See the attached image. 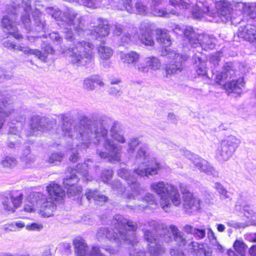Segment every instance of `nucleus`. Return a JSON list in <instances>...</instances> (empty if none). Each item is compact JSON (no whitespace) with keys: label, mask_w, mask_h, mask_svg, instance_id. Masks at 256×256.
I'll return each instance as SVG.
<instances>
[{"label":"nucleus","mask_w":256,"mask_h":256,"mask_svg":"<svg viewBox=\"0 0 256 256\" xmlns=\"http://www.w3.org/2000/svg\"><path fill=\"white\" fill-rule=\"evenodd\" d=\"M59 116L62 123V135L77 141L75 144L78 149L86 150L92 144L102 145L104 151L96 150V154L101 158L111 162L120 161L122 146L108 138V128L112 124L111 118L104 116L92 120L84 116L72 126L68 114H61Z\"/></svg>","instance_id":"obj_1"},{"label":"nucleus","mask_w":256,"mask_h":256,"mask_svg":"<svg viewBox=\"0 0 256 256\" xmlns=\"http://www.w3.org/2000/svg\"><path fill=\"white\" fill-rule=\"evenodd\" d=\"M46 12L56 20L58 25L64 28L65 38L71 42L68 44L70 48L64 52L70 62L76 66H84L91 63L94 59V45L76 39L72 30V28L74 32L81 38L89 33V30L83 28L84 16L77 18L78 12L71 8H68L62 12L58 8L50 6L46 8Z\"/></svg>","instance_id":"obj_2"},{"label":"nucleus","mask_w":256,"mask_h":256,"mask_svg":"<svg viewBox=\"0 0 256 256\" xmlns=\"http://www.w3.org/2000/svg\"><path fill=\"white\" fill-rule=\"evenodd\" d=\"M108 221L104 219V224H110L114 226L113 230L108 228L101 227L98 228L96 237L99 242L108 240L114 242L118 246L125 244H130V256H146L144 252L137 248L138 240L136 236V231L138 224L130 220L125 218L122 216L117 214Z\"/></svg>","instance_id":"obj_3"},{"label":"nucleus","mask_w":256,"mask_h":256,"mask_svg":"<svg viewBox=\"0 0 256 256\" xmlns=\"http://www.w3.org/2000/svg\"><path fill=\"white\" fill-rule=\"evenodd\" d=\"M139 222L140 228L144 232L145 240L148 243V250L152 256H160L165 252L164 248L160 243L161 241L169 243L172 240L180 247H186L189 240L185 234L180 232L177 226L170 225V229L172 234L163 226H160L154 220H148L144 224Z\"/></svg>","instance_id":"obj_4"},{"label":"nucleus","mask_w":256,"mask_h":256,"mask_svg":"<svg viewBox=\"0 0 256 256\" xmlns=\"http://www.w3.org/2000/svg\"><path fill=\"white\" fill-rule=\"evenodd\" d=\"M142 165H139L138 168L135 169L134 172L125 168H122L118 172V176L127 182L131 188V193L126 192L125 187L122 185L119 180H115L110 184L112 188L116 191L117 194L122 196L124 198L136 199V196L140 194L143 190L140 187L136 176H152L156 174L161 168L160 164L154 160L149 162L146 165H143L144 168Z\"/></svg>","instance_id":"obj_5"},{"label":"nucleus","mask_w":256,"mask_h":256,"mask_svg":"<svg viewBox=\"0 0 256 256\" xmlns=\"http://www.w3.org/2000/svg\"><path fill=\"white\" fill-rule=\"evenodd\" d=\"M150 4V10L147 6L148 1L147 0H138L135 3L134 6H133L132 2V7L134 10L130 14H136L141 16H148L150 14H152L155 16H158L154 14L151 9V4L152 0H151ZM148 2H150L148 1ZM170 4L174 7L176 10H172L170 11L162 9L168 12L167 16L165 18H168L170 14L174 15H178V8L180 10H188L190 12L192 16L196 19L201 18L202 17L207 16H210L214 18L216 14H213L210 12V8L206 6L202 2H198L196 4H194L190 2V0H170ZM163 17L162 16H161Z\"/></svg>","instance_id":"obj_6"},{"label":"nucleus","mask_w":256,"mask_h":256,"mask_svg":"<svg viewBox=\"0 0 256 256\" xmlns=\"http://www.w3.org/2000/svg\"><path fill=\"white\" fill-rule=\"evenodd\" d=\"M48 194L46 196L40 192H33V202L40 208V212L44 216L50 217L54 214L56 209L57 202L65 195L64 191L60 186L50 182L46 186Z\"/></svg>","instance_id":"obj_7"},{"label":"nucleus","mask_w":256,"mask_h":256,"mask_svg":"<svg viewBox=\"0 0 256 256\" xmlns=\"http://www.w3.org/2000/svg\"><path fill=\"white\" fill-rule=\"evenodd\" d=\"M88 165L86 162L82 164H78L76 168H68L66 175L64 178L63 184L67 189V194L71 198L74 196H79L82 190V187L76 185L78 180L82 179L84 182L92 180L91 176L88 174Z\"/></svg>","instance_id":"obj_8"},{"label":"nucleus","mask_w":256,"mask_h":256,"mask_svg":"<svg viewBox=\"0 0 256 256\" xmlns=\"http://www.w3.org/2000/svg\"><path fill=\"white\" fill-rule=\"evenodd\" d=\"M150 188L160 197V204L165 212L170 210L172 204L176 206L181 204L180 194L175 186L160 181L152 184Z\"/></svg>","instance_id":"obj_9"},{"label":"nucleus","mask_w":256,"mask_h":256,"mask_svg":"<svg viewBox=\"0 0 256 256\" xmlns=\"http://www.w3.org/2000/svg\"><path fill=\"white\" fill-rule=\"evenodd\" d=\"M212 75L211 78H214L216 82L222 84V82L228 78H232L224 84L226 90L228 94L234 92L240 94L242 92V88L244 86V82L243 77H240L238 78L234 79L236 77V70L232 62H226L223 67L222 72L216 71L214 74V70H212Z\"/></svg>","instance_id":"obj_10"},{"label":"nucleus","mask_w":256,"mask_h":256,"mask_svg":"<svg viewBox=\"0 0 256 256\" xmlns=\"http://www.w3.org/2000/svg\"><path fill=\"white\" fill-rule=\"evenodd\" d=\"M96 26H94V29L90 31V35L92 38L98 40L102 42L98 48V54L100 58L104 60H108L113 54L111 48L104 44V39L110 34V26L106 20L98 18L96 20Z\"/></svg>","instance_id":"obj_11"},{"label":"nucleus","mask_w":256,"mask_h":256,"mask_svg":"<svg viewBox=\"0 0 256 256\" xmlns=\"http://www.w3.org/2000/svg\"><path fill=\"white\" fill-rule=\"evenodd\" d=\"M21 6L24 11L26 14L21 16L22 21L27 30L32 32H44L46 29V24L45 20L42 18L41 12L36 8L32 12V16L33 19V25L31 27L30 23V12L31 11V0H21Z\"/></svg>","instance_id":"obj_12"},{"label":"nucleus","mask_w":256,"mask_h":256,"mask_svg":"<svg viewBox=\"0 0 256 256\" xmlns=\"http://www.w3.org/2000/svg\"><path fill=\"white\" fill-rule=\"evenodd\" d=\"M140 144V140L138 138H132L128 140L126 154L128 158H134L137 163H140L142 165H146L152 160L157 161L155 159L149 160L148 153V148L146 144L141 145L136 152V148Z\"/></svg>","instance_id":"obj_13"},{"label":"nucleus","mask_w":256,"mask_h":256,"mask_svg":"<svg viewBox=\"0 0 256 256\" xmlns=\"http://www.w3.org/2000/svg\"><path fill=\"white\" fill-rule=\"evenodd\" d=\"M240 144L236 136H230L221 141L218 146L216 158L220 162L228 160L234 154Z\"/></svg>","instance_id":"obj_14"},{"label":"nucleus","mask_w":256,"mask_h":256,"mask_svg":"<svg viewBox=\"0 0 256 256\" xmlns=\"http://www.w3.org/2000/svg\"><path fill=\"white\" fill-rule=\"evenodd\" d=\"M176 156L180 158L184 156L190 160L194 166L201 172H204L207 175L213 177H218V172L211 166L205 160L200 158L198 155L192 153L190 151L184 149L176 150Z\"/></svg>","instance_id":"obj_15"},{"label":"nucleus","mask_w":256,"mask_h":256,"mask_svg":"<svg viewBox=\"0 0 256 256\" xmlns=\"http://www.w3.org/2000/svg\"><path fill=\"white\" fill-rule=\"evenodd\" d=\"M30 130L26 134L27 136H38L40 132L50 131L56 126L55 119L39 116H32L30 119L29 124Z\"/></svg>","instance_id":"obj_16"},{"label":"nucleus","mask_w":256,"mask_h":256,"mask_svg":"<svg viewBox=\"0 0 256 256\" xmlns=\"http://www.w3.org/2000/svg\"><path fill=\"white\" fill-rule=\"evenodd\" d=\"M167 57L172 60L170 63L166 65V76L168 78L172 74H177L182 72L184 68V62L186 60L188 56L186 54H180L172 52L167 55Z\"/></svg>","instance_id":"obj_17"},{"label":"nucleus","mask_w":256,"mask_h":256,"mask_svg":"<svg viewBox=\"0 0 256 256\" xmlns=\"http://www.w3.org/2000/svg\"><path fill=\"white\" fill-rule=\"evenodd\" d=\"M20 8V4H18V10L14 8L12 14L4 16L2 20V25L4 31L10 34H12L15 38L19 40L22 38V36L18 33V28L16 26V17L18 14L17 12L19 11V9Z\"/></svg>","instance_id":"obj_18"},{"label":"nucleus","mask_w":256,"mask_h":256,"mask_svg":"<svg viewBox=\"0 0 256 256\" xmlns=\"http://www.w3.org/2000/svg\"><path fill=\"white\" fill-rule=\"evenodd\" d=\"M74 245L77 256H104L100 252L99 247L94 246L90 249L83 239H75Z\"/></svg>","instance_id":"obj_19"},{"label":"nucleus","mask_w":256,"mask_h":256,"mask_svg":"<svg viewBox=\"0 0 256 256\" xmlns=\"http://www.w3.org/2000/svg\"><path fill=\"white\" fill-rule=\"evenodd\" d=\"M153 28V24L148 21L142 22L140 24L139 38L146 46H154Z\"/></svg>","instance_id":"obj_20"},{"label":"nucleus","mask_w":256,"mask_h":256,"mask_svg":"<svg viewBox=\"0 0 256 256\" xmlns=\"http://www.w3.org/2000/svg\"><path fill=\"white\" fill-rule=\"evenodd\" d=\"M22 194L20 192H12L2 198V204L5 210L14 212L22 203Z\"/></svg>","instance_id":"obj_21"},{"label":"nucleus","mask_w":256,"mask_h":256,"mask_svg":"<svg viewBox=\"0 0 256 256\" xmlns=\"http://www.w3.org/2000/svg\"><path fill=\"white\" fill-rule=\"evenodd\" d=\"M161 62L158 58L150 56L145 58L136 65V69L140 73L147 74L150 70L156 71L160 68Z\"/></svg>","instance_id":"obj_22"},{"label":"nucleus","mask_w":256,"mask_h":256,"mask_svg":"<svg viewBox=\"0 0 256 256\" xmlns=\"http://www.w3.org/2000/svg\"><path fill=\"white\" fill-rule=\"evenodd\" d=\"M183 208L188 214H191L200 209V200L194 196L192 193L182 190Z\"/></svg>","instance_id":"obj_23"},{"label":"nucleus","mask_w":256,"mask_h":256,"mask_svg":"<svg viewBox=\"0 0 256 256\" xmlns=\"http://www.w3.org/2000/svg\"><path fill=\"white\" fill-rule=\"evenodd\" d=\"M240 24L237 32L238 36L250 42L256 41V26L248 24H245L244 22H240Z\"/></svg>","instance_id":"obj_24"},{"label":"nucleus","mask_w":256,"mask_h":256,"mask_svg":"<svg viewBox=\"0 0 256 256\" xmlns=\"http://www.w3.org/2000/svg\"><path fill=\"white\" fill-rule=\"evenodd\" d=\"M100 3L104 7L109 8V6L114 10H126L132 12L134 9L132 7V0H100Z\"/></svg>","instance_id":"obj_25"},{"label":"nucleus","mask_w":256,"mask_h":256,"mask_svg":"<svg viewBox=\"0 0 256 256\" xmlns=\"http://www.w3.org/2000/svg\"><path fill=\"white\" fill-rule=\"evenodd\" d=\"M3 46L10 50H18L24 52L25 54H33L37 56L40 60H44L46 56L42 54L40 50L37 49H31L28 47L22 46L18 45L14 42L9 40H5L3 42Z\"/></svg>","instance_id":"obj_26"},{"label":"nucleus","mask_w":256,"mask_h":256,"mask_svg":"<svg viewBox=\"0 0 256 256\" xmlns=\"http://www.w3.org/2000/svg\"><path fill=\"white\" fill-rule=\"evenodd\" d=\"M185 248L189 253L194 256H211L212 255V250L210 249L204 248L203 244H200L198 242L192 240H189Z\"/></svg>","instance_id":"obj_27"},{"label":"nucleus","mask_w":256,"mask_h":256,"mask_svg":"<svg viewBox=\"0 0 256 256\" xmlns=\"http://www.w3.org/2000/svg\"><path fill=\"white\" fill-rule=\"evenodd\" d=\"M4 96H0V129L4 125V118L6 116H8L9 115L14 116V110L9 100H4Z\"/></svg>","instance_id":"obj_28"},{"label":"nucleus","mask_w":256,"mask_h":256,"mask_svg":"<svg viewBox=\"0 0 256 256\" xmlns=\"http://www.w3.org/2000/svg\"><path fill=\"white\" fill-rule=\"evenodd\" d=\"M196 40L194 48L200 46L202 50H208L214 49L216 46V39L212 36L200 34L198 38Z\"/></svg>","instance_id":"obj_29"},{"label":"nucleus","mask_w":256,"mask_h":256,"mask_svg":"<svg viewBox=\"0 0 256 256\" xmlns=\"http://www.w3.org/2000/svg\"><path fill=\"white\" fill-rule=\"evenodd\" d=\"M14 116L13 115L12 116V115H9V116H10L11 118H14L15 120L18 123L16 124H12L10 126L8 136H11L20 138V133L22 130V122H24L26 117L22 115L18 116V110H14Z\"/></svg>","instance_id":"obj_30"},{"label":"nucleus","mask_w":256,"mask_h":256,"mask_svg":"<svg viewBox=\"0 0 256 256\" xmlns=\"http://www.w3.org/2000/svg\"><path fill=\"white\" fill-rule=\"evenodd\" d=\"M86 199L90 202L93 200L96 204L102 206L108 198L96 190L87 189L85 193Z\"/></svg>","instance_id":"obj_31"},{"label":"nucleus","mask_w":256,"mask_h":256,"mask_svg":"<svg viewBox=\"0 0 256 256\" xmlns=\"http://www.w3.org/2000/svg\"><path fill=\"white\" fill-rule=\"evenodd\" d=\"M217 14L225 18L226 20L230 18L232 11V4L226 0H221L216 4Z\"/></svg>","instance_id":"obj_32"},{"label":"nucleus","mask_w":256,"mask_h":256,"mask_svg":"<svg viewBox=\"0 0 256 256\" xmlns=\"http://www.w3.org/2000/svg\"><path fill=\"white\" fill-rule=\"evenodd\" d=\"M120 58L122 62L127 64H132L136 68V65L139 63L140 55L138 53L131 51L128 53L120 52Z\"/></svg>","instance_id":"obj_33"},{"label":"nucleus","mask_w":256,"mask_h":256,"mask_svg":"<svg viewBox=\"0 0 256 256\" xmlns=\"http://www.w3.org/2000/svg\"><path fill=\"white\" fill-rule=\"evenodd\" d=\"M202 53L200 52L196 53L193 56L194 65L196 73L198 75L206 76L209 78L208 74L206 73V62L203 60L202 57Z\"/></svg>","instance_id":"obj_34"},{"label":"nucleus","mask_w":256,"mask_h":256,"mask_svg":"<svg viewBox=\"0 0 256 256\" xmlns=\"http://www.w3.org/2000/svg\"><path fill=\"white\" fill-rule=\"evenodd\" d=\"M95 84L100 86H104V83L100 76L91 75L84 79L83 88L87 90H94L95 89Z\"/></svg>","instance_id":"obj_35"},{"label":"nucleus","mask_w":256,"mask_h":256,"mask_svg":"<svg viewBox=\"0 0 256 256\" xmlns=\"http://www.w3.org/2000/svg\"><path fill=\"white\" fill-rule=\"evenodd\" d=\"M184 230L188 234H192L196 240L203 239L206 235V230L204 228H194L189 224L184 226Z\"/></svg>","instance_id":"obj_36"},{"label":"nucleus","mask_w":256,"mask_h":256,"mask_svg":"<svg viewBox=\"0 0 256 256\" xmlns=\"http://www.w3.org/2000/svg\"><path fill=\"white\" fill-rule=\"evenodd\" d=\"M156 39L157 42L164 47L170 46L172 44L170 36L166 29L156 30Z\"/></svg>","instance_id":"obj_37"},{"label":"nucleus","mask_w":256,"mask_h":256,"mask_svg":"<svg viewBox=\"0 0 256 256\" xmlns=\"http://www.w3.org/2000/svg\"><path fill=\"white\" fill-rule=\"evenodd\" d=\"M110 135L112 138L120 144H124L126 140L124 136V133L120 130L119 125L114 123L110 129Z\"/></svg>","instance_id":"obj_38"},{"label":"nucleus","mask_w":256,"mask_h":256,"mask_svg":"<svg viewBox=\"0 0 256 256\" xmlns=\"http://www.w3.org/2000/svg\"><path fill=\"white\" fill-rule=\"evenodd\" d=\"M182 34L188 40L190 45L192 47L195 48L196 40L198 38L200 34L196 32L192 26H184Z\"/></svg>","instance_id":"obj_39"},{"label":"nucleus","mask_w":256,"mask_h":256,"mask_svg":"<svg viewBox=\"0 0 256 256\" xmlns=\"http://www.w3.org/2000/svg\"><path fill=\"white\" fill-rule=\"evenodd\" d=\"M242 212L244 216L248 219L245 222L246 227L250 225L256 226V218H254L255 212L248 205L243 206Z\"/></svg>","instance_id":"obj_40"},{"label":"nucleus","mask_w":256,"mask_h":256,"mask_svg":"<svg viewBox=\"0 0 256 256\" xmlns=\"http://www.w3.org/2000/svg\"><path fill=\"white\" fill-rule=\"evenodd\" d=\"M0 164L4 168L12 169L17 165L18 160L16 158L12 155H6L1 158Z\"/></svg>","instance_id":"obj_41"},{"label":"nucleus","mask_w":256,"mask_h":256,"mask_svg":"<svg viewBox=\"0 0 256 256\" xmlns=\"http://www.w3.org/2000/svg\"><path fill=\"white\" fill-rule=\"evenodd\" d=\"M164 0H152L151 4V9L154 14L157 16H167L168 12L162 10L157 8L161 5Z\"/></svg>","instance_id":"obj_42"},{"label":"nucleus","mask_w":256,"mask_h":256,"mask_svg":"<svg viewBox=\"0 0 256 256\" xmlns=\"http://www.w3.org/2000/svg\"><path fill=\"white\" fill-rule=\"evenodd\" d=\"M68 2H75L80 4H82L88 8H95L100 6H102L101 4H100L96 0H65Z\"/></svg>","instance_id":"obj_43"},{"label":"nucleus","mask_w":256,"mask_h":256,"mask_svg":"<svg viewBox=\"0 0 256 256\" xmlns=\"http://www.w3.org/2000/svg\"><path fill=\"white\" fill-rule=\"evenodd\" d=\"M64 156V154L62 152H52L45 160L50 164H57L61 162Z\"/></svg>","instance_id":"obj_44"},{"label":"nucleus","mask_w":256,"mask_h":256,"mask_svg":"<svg viewBox=\"0 0 256 256\" xmlns=\"http://www.w3.org/2000/svg\"><path fill=\"white\" fill-rule=\"evenodd\" d=\"M234 248L240 254L244 256L246 248V246L242 240H236L234 244Z\"/></svg>","instance_id":"obj_45"},{"label":"nucleus","mask_w":256,"mask_h":256,"mask_svg":"<svg viewBox=\"0 0 256 256\" xmlns=\"http://www.w3.org/2000/svg\"><path fill=\"white\" fill-rule=\"evenodd\" d=\"M42 49L43 50L44 52V53H42L41 52L42 54H44L46 56V58L44 60H40L42 61H46V59L47 58V54H53L54 52V50L52 46L46 42L42 41V44H41Z\"/></svg>","instance_id":"obj_46"},{"label":"nucleus","mask_w":256,"mask_h":256,"mask_svg":"<svg viewBox=\"0 0 256 256\" xmlns=\"http://www.w3.org/2000/svg\"><path fill=\"white\" fill-rule=\"evenodd\" d=\"M20 143V138L9 136L7 142L8 146L10 148H14Z\"/></svg>","instance_id":"obj_47"},{"label":"nucleus","mask_w":256,"mask_h":256,"mask_svg":"<svg viewBox=\"0 0 256 256\" xmlns=\"http://www.w3.org/2000/svg\"><path fill=\"white\" fill-rule=\"evenodd\" d=\"M168 27L177 34L181 35L182 34L184 26H181L180 25L171 22L168 24Z\"/></svg>","instance_id":"obj_48"},{"label":"nucleus","mask_w":256,"mask_h":256,"mask_svg":"<svg viewBox=\"0 0 256 256\" xmlns=\"http://www.w3.org/2000/svg\"><path fill=\"white\" fill-rule=\"evenodd\" d=\"M112 176V171L110 170H104L102 172L101 178L104 183H108Z\"/></svg>","instance_id":"obj_49"},{"label":"nucleus","mask_w":256,"mask_h":256,"mask_svg":"<svg viewBox=\"0 0 256 256\" xmlns=\"http://www.w3.org/2000/svg\"><path fill=\"white\" fill-rule=\"evenodd\" d=\"M142 200L150 204L156 205V198L152 194L147 193L142 198Z\"/></svg>","instance_id":"obj_50"},{"label":"nucleus","mask_w":256,"mask_h":256,"mask_svg":"<svg viewBox=\"0 0 256 256\" xmlns=\"http://www.w3.org/2000/svg\"><path fill=\"white\" fill-rule=\"evenodd\" d=\"M226 224L229 226L232 227L237 229L244 228L246 227V225L245 222H239L234 220H230L226 222Z\"/></svg>","instance_id":"obj_51"},{"label":"nucleus","mask_w":256,"mask_h":256,"mask_svg":"<svg viewBox=\"0 0 256 256\" xmlns=\"http://www.w3.org/2000/svg\"><path fill=\"white\" fill-rule=\"evenodd\" d=\"M208 238L209 239L210 244L212 246L214 244L218 242L216 237L215 236L214 233L210 228L208 229L207 232Z\"/></svg>","instance_id":"obj_52"},{"label":"nucleus","mask_w":256,"mask_h":256,"mask_svg":"<svg viewBox=\"0 0 256 256\" xmlns=\"http://www.w3.org/2000/svg\"><path fill=\"white\" fill-rule=\"evenodd\" d=\"M21 161L26 164H30L33 163L36 160V156L34 155L31 154H29L28 156H20Z\"/></svg>","instance_id":"obj_53"},{"label":"nucleus","mask_w":256,"mask_h":256,"mask_svg":"<svg viewBox=\"0 0 256 256\" xmlns=\"http://www.w3.org/2000/svg\"><path fill=\"white\" fill-rule=\"evenodd\" d=\"M33 194L30 198V201L31 203L30 206L26 205L24 207V210L27 212H32L34 211L36 208H38V206L36 204V203L33 202Z\"/></svg>","instance_id":"obj_54"},{"label":"nucleus","mask_w":256,"mask_h":256,"mask_svg":"<svg viewBox=\"0 0 256 256\" xmlns=\"http://www.w3.org/2000/svg\"><path fill=\"white\" fill-rule=\"evenodd\" d=\"M48 36L54 42H56L58 44H60L62 41V38L58 32H53L48 34Z\"/></svg>","instance_id":"obj_55"},{"label":"nucleus","mask_w":256,"mask_h":256,"mask_svg":"<svg viewBox=\"0 0 256 256\" xmlns=\"http://www.w3.org/2000/svg\"><path fill=\"white\" fill-rule=\"evenodd\" d=\"M170 254L171 256H185V254L182 249L176 247L170 250Z\"/></svg>","instance_id":"obj_56"},{"label":"nucleus","mask_w":256,"mask_h":256,"mask_svg":"<svg viewBox=\"0 0 256 256\" xmlns=\"http://www.w3.org/2000/svg\"><path fill=\"white\" fill-rule=\"evenodd\" d=\"M109 93L110 94L114 96H120L122 94V92L120 86H112L109 90Z\"/></svg>","instance_id":"obj_57"},{"label":"nucleus","mask_w":256,"mask_h":256,"mask_svg":"<svg viewBox=\"0 0 256 256\" xmlns=\"http://www.w3.org/2000/svg\"><path fill=\"white\" fill-rule=\"evenodd\" d=\"M42 228V226L36 223H32V224L26 226V230H40Z\"/></svg>","instance_id":"obj_58"},{"label":"nucleus","mask_w":256,"mask_h":256,"mask_svg":"<svg viewBox=\"0 0 256 256\" xmlns=\"http://www.w3.org/2000/svg\"><path fill=\"white\" fill-rule=\"evenodd\" d=\"M220 60V56L217 54L212 56L210 59V62L211 63H212L214 66H218Z\"/></svg>","instance_id":"obj_59"},{"label":"nucleus","mask_w":256,"mask_h":256,"mask_svg":"<svg viewBox=\"0 0 256 256\" xmlns=\"http://www.w3.org/2000/svg\"><path fill=\"white\" fill-rule=\"evenodd\" d=\"M42 38V36H33L30 34L29 35L27 36V39L28 40L32 42H37V41H40L42 42V40H41V38Z\"/></svg>","instance_id":"obj_60"},{"label":"nucleus","mask_w":256,"mask_h":256,"mask_svg":"<svg viewBox=\"0 0 256 256\" xmlns=\"http://www.w3.org/2000/svg\"><path fill=\"white\" fill-rule=\"evenodd\" d=\"M78 155L79 154L78 152V150H75L72 149V154L70 158V160L73 162H76L79 158Z\"/></svg>","instance_id":"obj_61"},{"label":"nucleus","mask_w":256,"mask_h":256,"mask_svg":"<svg viewBox=\"0 0 256 256\" xmlns=\"http://www.w3.org/2000/svg\"><path fill=\"white\" fill-rule=\"evenodd\" d=\"M82 222L86 224H92L94 223L93 220L91 218L90 216H84L82 218Z\"/></svg>","instance_id":"obj_62"},{"label":"nucleus","mask_w":256,"mask_h":256,"mask_svg":"<svg viewBox=\"0 0 256 256\" xmlns=\"http://www.w3.org/2000/svg\"><path fill=\"white\" fill-rule=\"evenodd\" d=\"M124 30V26L120 24H116L114 32L116 34L120 36L122 34Z\"/></svg>","instance_id":"obj_63"},{"label":"nucleus","mask_w":256,"mask_h":256,"mask_svg":"<svg viewBox=\"0 0 256 256\" xmlns=\"http://www.w3.org/2000/svg\"><path fill=\"white\" fill-rule=\"evenodd\" d=\"M62 246L64 251V253L66 255H68L70 253L71 246L70 244L63 243Z\"/></svg>","instance_id":"obj_64"}]
</instances>
